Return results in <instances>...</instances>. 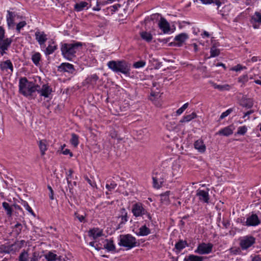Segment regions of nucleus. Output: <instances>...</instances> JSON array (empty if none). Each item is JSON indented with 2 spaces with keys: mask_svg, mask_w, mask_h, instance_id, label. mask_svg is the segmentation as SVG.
Listing matches in <instances>:
<instances>
[{
  "mask_svg": "<svg viewBox=\"0 0 261 261\" xmlns=\"http://www.w3.org/2000/svg\"><path fill=\"white\" fill-rule=\"evenodd\" d=\"M21 204L26 209L27 211L32 216H35V213L32 208L30 206L28 203L24 200L21 201Z\"/></svg>",
  "mask_w": 261,
  "mask_h": 261,
  "instance_id": "41",
  "label": "nucleus"
},
{
  "mask_svg": "<svg viewBox=\"0 0 261 261\" xmlns=\"http://www.w3.org/2000/svg\"><path fill=\"white\" fill-rule=\"evenodd\" d=\"M25 243V241L21 240L20 241L16 242L14 244H13L12 245H15L14 249H16V251L18 250L19 249H20L21 247H22Z\"/></svg>",
  "mask_w": 261,
  "mask_h": 261,
  "instance_id": "47",
  "label": "nucleus"
},
{
  "mask_svg": "<svg viewBox=\"0 0 261 261\" xmlns=\"http://www.w3.org/2000/svg\"><path fill=\"white\" fill-rule=\"evenodd\" d=\"M138 244L136 239L131 234H127L120 237L119 245L126 247L128 249L135 247L138 246Z\"/></svg>",
  "mask_w": 261,
  "mask_h": 261,
  "instance_id": "5",
  "label": "nucleus"
},
{
  "mask_svg": "<svg viewBox=\"0 0 261 261\" xmlns=\"http://www.w3.org/2000/svg\"><path fill=\"white\" fill-rule=\"evenodd\" d=\"M213 248V244L212 243H202L198 245L194 252L201 255L208 254L212 252Z\"/></svg>",
  "mask_w": 261,
  "mask_h": 261,
  "instance_id": "8",
  "label": "nucleus"
},
{
  "mask_svg": "<svg viewBox=\"0 0 261 261\" xmlns=\"http://www.w3.org/2000/svg\"><path fill=\"white\" fill-rule=\"evenodd\" d=\"M0 69L2 71L12 73L13 72V66L11 60H7L2 62L0 63Z\"/></svg>",
  "mask_w": 261,
  "mask_h": 261,
  "instance_id": "16",
  "label": "nucleus"
},
{
  "mask_svg": "<svg viewBox=\"0 0 261 261\" xmlns=\"http://www.w3.org/2000/svg\"><path fill=\"white\" fill-rule=\"evenodd\" d=\"M220 50L217 49L215 46H213L210 50V58H214L219 56Z\"/></svg>",
  "mask_w": 261,
  "mask_h": 261,
  "instance_id": "42",
  "label": "nucleus"
},
{
  "mask_svg": "<svg viewBox=\"0 0 261 261\" xmlns=\"http://www.w3.org/2000/svg\"><path fill=\"white\" fill-rule=\"evenodd\" d=\"M250 23L254 29H258L261 24V13L256 12L252 15Z\"/></svg>",
  "mask_w": 261,
  "mask_h": 261,
  "instance_id": "14",
  "label": "nucleus"
},
{
  "mask_svg": "<svg viewBox=\"0 0 261 261\" xmlns=\"http://www.w3.org/2000/svg\"><path fill=\"white\" fill-rule=\"evenodd\" d=\"M39 88L38 84L29 81L26 77H22L19 81V91L21 94L26 97L31 96Z\"/></svg>",
  "mask_w": 261,
  "mask_h": 261,
  "instance_id": "1",
  "label": "nucleus"
},
{
  "mask_svg": "<svg viewBox=\"0 0 261 261\" xmlns=\"http://www.w3.org/2000/svg\"><path fill=\"white\" fill-rule=\"evenodd\" d=\"M89 245H90L92 247H93L95 248V249L97 250H99L101 249V247H99L97 244H96V242H91L89 243Z\"/></svg>",
  "mask_w": 261,
  "mask_h": 261,
  "instance_id": "57",
  "label": "nucleus"
},
{
  "mask_svg": "<svg viewBox=\"0 0 261 261\" xmlns=\"http://www.w3.org/2000/svg\"><path fill=\"white\" fill-rule=\"evenodd\" d=\"M2 206L5 211H6L7 216L9 217H11L13 214V205H10L7 202H3L2 203Z\"/></svg>",
  "mask_w": 261,
  "mask_h": 261,
  "instance_id": "28",
  "label": "nucleus"
},
{
  "mask_svg": "<svg viewBox=\"0 0 261 261\" xmlns=\"http://www.w3.org/2000/svg\"><path fill=\"white\" fill-rule=\"evenodd\" d=\"M146 65V62L143 60L139 61L133 64V67L135 68H140L144 67Z\"/></svg>",
  "mask_w": 261,
  "mask_h": 261,
  "instance_id": "45",
  "label": "nucleus"
},
{
  "mask_svg": "<svg viewBox=\"0 0 261 261\" xmlns=\"http://www.w3.org/2000/svg\"><path fill=\"white\" fill-rule=\"evenodd\" d=\"M57 256L56 254L51 252H49L45 255V258L47 261H55Z\"/></svg>",
  "mask_w": 261,
  "mask_h": 261,
  "instance_id": "44",
  "label": "nucleus"
},
{
  "mask_svg": "<svg viewBox=\"0 0 261 261\" xmlns=\"http://www.w3.org/2000/svg\"><path fill=\"white\" fill-rule=\"evenodd\" d=\"M70 142L73 146L76 147L79 143L78 136L75 134H72L70 139Z\"/></svg>",
  "mask_w": 261,
  "mask_h": 261,
  "instance_id": "43",
  "label": "nucleus"
},
{
  "mask_svg": "<svg viewBox=\"0 0 261 261\" xmlns=\"http://www.w3.org/2000/svg\"><path fill=\"white\" fill-rule=\"evenodd\" d=\"M27 25L25 21H21L18 23L16 25V31L18 33H19L21 30Z\"/></svg>",
  "mask_w": 261,
  "mask_h": 261,
  "instance_id": "46",
  "label": "nucleus"
},
{
  "mask_svg": "<svg viewBox=\"0 0 261 261\" xmlns=\"http://www.w3.org/2000/svg\"><path fill=\"white\" fill-rule=\"evenodd\" d=\"M107 66L115 72H120L125 75L130 74V64L125 60H112L108 62Z\"/></svg>",
  "mask_w": 261,
  "mask_h": 261,
  "instance_id": "2",
  "label": "nucleus"
},
{
  "mask_svg": "<svg viewBox=\"0 0 261 261\" xmlns=\"http://www.w3.org/2000/svg\"><path fill=\"white\" fill-rule=\"evenodd\" d=\"M92 10L94 11H99L101 10L100 7V2H99L98 0L96 2V5L92 8Z\"/></svg>",
  "mask_w": 261,
  "mask_h": 261,
  "instance_id": "55",
  "label": "nucleus"
},
{
  "mask_svg": "<svg viewBox=\"0 0 261 261\" xmlns=\"http://www.w3.org/2000/svg\"><path fill=\"white\" fill-rule=\"evenodd\" d=\"M41 54L38 52L35 53L32 56L31 59L35 65L37 66L39 64V62L41 60Z\"/></svg>",
  "mask_w": 261,
  "mask_h": 261,
  "instance_id": "38",
  "label": "nucleus"
},
{
  "mask_svg": "<svg viewBox=\"0 0 261 261\" xmlns=\"http://www.w3.org/2000/svg\"><path fill=\"white\" fill-rule=\"evenodd\" d=\"M35 38L39 45L42 47L45 45L47 40V35L44 31L37 29L35 33Z\"/></svg>",
  "mask_w": 261,
  "mask_h": 261,
  "instance_id": "9",
  "label": "nucleus"
},
{
  "mask_svg": "<svg viewBox=\"0 0 261 261\" xmlns=\"http://www.w3.org/2000/svg\"><path fill=\"white\" fill-rule=\"evenodd\" d=\"M82 46L80 42L74 43H64L61 48L62 55L68 60L71 61L75 57V53L79 47Z\"/></svg>",
  "mask_w": 261,
  "mask_h": 261,
  "instance_id": "3",
  "label": "nucleus"
},
{
  "mask_svg": "<svg viewBox=\"0 0 261 261\" xmlns=\"http://www.w3.org/2000/svg\"><path fill=\"white\" fill-rule=\"evenodd\" d=\"M15 245H6L3 244L0 245V253L9 254L16 252L14 249Z\"/></svg>",
  "mask_w": 261,
  "mask_h": 261,
  "instance_id": "20",
  "label": "nucleus"
},
{
  "mask_svg": "<svg viewBox=\"0 0 261 261\" xmlns=\"http://www.w3.org/2000/svg\"><path fill=\"white\" fill-rule=\"evenodd\" d=\"M150 233V229L145 224L139 228L138 231L136 232V234L138 236H146Z\"/></svg>",
  "mask_w": 261,
  "mask_h": 261,
  "instance_id": "26",
  "label": "nucleus"
},
{
  "mask_svg": "<svg viewBox=\"0 0 261 261\" xmlns=\"http://www.w3.org/2000/svg\"><path fill=\"white\" fill-rule=\"evenodd\" d=\"M166 177V174L163 172H156L152 175L153 187L156 189L161 187Z\"/></svg>",
  "mask_w": 261,
  "mask_h": 261,
  "instance_id": "7",
  "label": "nucleus"
},
{
  "mask_svg": "<svg viewBox=\"0 0 261 261\" xmlns=\"http://www.w3.org/2000/svg\"><path fill=\"white\" fill-rule=\"evenodd\" d=\"M42 255H40L39 251H34L32 253L31 256L30 257V261H39Z\"/></svg>",
  "mask_w": 261,
  "mask_h": 261,
  "instance_id": "40",
  "label": "nucleus"
},
{
  "mask_svg": "<svg viewBox=\"0 0 261 261\" xmlns=\"http://www.w3.org/2000/svg\"><path fill=\"white\" fill-rule=\"evenodd\" d=\"M12 42V39L11 38H6L0 40V48H5L8 49Z\"/></svg>",
  "mask_w": 261,
  "mask_h": 261,
  "instance_id": "29",
  "label": "nucleus"
},
{
  "mask_svg": "<svg viewBox=\"0 0 261 261\" xmlns=\"http://www.w3.org/2000/svg\"><path fill=\"white\" fill-rule=\"evenodd\" d=\"M106 244L104 245V248L106 249L108 251H111L115 249V247L112 241L106 240Z\"/></svg>",
  "mask_w": 261,
  "mask_h": 261,
  "instance_id": "39",
  "label": "nucleus"
},
{
  "mask_svg": "<svg viewBox=\"0 0 261 261\" xmlns=\"http://www.w3.org/2000/svg\"><path fill=\"white\" fill-rule=\"evenodd\" d=\"M247 127L245 125L240 126L238 128L237 134L240 135H244L247 132Z\"/></svg>",
  "mask_w": 261,
  "mask_h": 261,
  "instance_id": "48",
  "label": "nucleus"
},
{
  "mask_svg": "<svg viewBox=\"0 0 261 261\" xmlns=\"http://www.w3.org/2000/svg\"><path fill=\"white\" fill-rule=\"evenodd\" d=\"M251 261H261V257L258 255L252 257Z\"/></svg>",
  "mask_w": 261,
  "mask_h": 261,
  "instance_id": "64",
  "label": "nucleus"
},
{
  "mask_svg": "<svg viewBox=\"0 0 261 261\" xmlns=\"http://www.w3.org/2000/svg\"><path fill=\"white\" fill-rule=\"evenodd\" d=\"M106 187L109 191H111L117 187V184L115 182L113 181L110 184H107Z\"/></svg>",
  "mask_w": 261,
  "mask_h": 261,
  "instance_id": "52",
  "label": "nucleus"
},
{
  "mask_svg": "<svg viewBox=\"0 0 261 261\" xmlns=\"http://www.w3.org/2000/svg\"><path fill=\"white\" fill-rule=\"evenodd\" d=\"M188 246L187 242L186 241L180 240L175 245V248L178 251H180Z\"/></svg>",
  "mask_w": 261,
  "mask_h": 261,
  "instance_id": "37",
  "label": "nucleus"
},
{
  "mask_svg": "<svg viewBox=\"0 0 261 261\" xmlns=\"http://www.w3.org/2000/svg\"><path fill=\"white\" fill-rule=\"evenodd\" d=\"M197 114L195 112L192 113L191 114L184 116L180 120V122L185 123L188 122L191 120L197 117Z\"/></svg>",
  "mask_w": 261,
  "mask_h": 261,
  "instance_id": "32",
  "label": "nucleus"
},
{
  "mask_svg": "<svg viewBox=\"0 0 261 261\" xmlns=\"http://www.w3.org/2000/svg\"><path fill=\"white\" fill-rule=\"evenodd\" d=\"M170 191H166V192L161 194V201L162 203L168 204L169 203V195Z\"/></svg>",
  "mask_w": 261,
  "mask_h": 261,
  "instance_id": "34",
  "label": "nucleus"
},
{
  "mask_svg": "<svg viewBox=\"0 0 261 261\" xmlns=\"http://www.w3.org/2000/svg\"><path fill=\"white\" fill-rule=\"evenodd\" d=\"M89 236L96 239L103 235V231L98 228H94L88 231Z\"/></svg>",
  "mask_w": 261,
  "mask_h": 261,
  "instance_id": "24",
  "label": "nucleus"
},
{
  "mask_svg": "<svg viewBox=\"0 0 261 261\" xmlns=\"http://www.w3.org/2000/svg\"><path fill=\"white\" fill-rule=\"evenodd\" d=\"M203 256L190 254L185 258L184 261H203Z\"/></svg>",
  "mask_w": 261,
  "mask_h": 261,
  "instance_id": "36",
  "label": "nucleus"
},
{
  "mask_svg": "<svg viewBox=\"0 0 261 261\" xmlns=\"http://www.w3.org/2000/svg\"><path fill=\"white\" fill-rule=\"evenodd\" d=\"M28 250H23L18 256V261H29Z\"/></svg>",
  "mask_w": 261,
  "mask_h": 261,
  "instance_id": "35",
  "label": "nucleus"
},
{
  "mask_svg": "<svg viewBox=\"0 0 261 261\" xmlns=\"http://www.w3.org/2000/svg\"><path fill=\"white\" fill-rule=\"evenodd\" d=\"M41 96L44 98H48L53 92L52 88L48 84H43L42 87L38 88L37 90Z\"/></svg>",
  "mask_w": 261,
  "mask_h": 261,
  "instance_id": "13",
  "label": "nucleus"
},
{
  "mask_svg": "<svg viewBox=\"0 0 261 261\" xmlns=\"http://www.w3.org/2000/svg\"><path fill=\"white\" fill-rule=\"evenodd\" d=\"M73 173V171L72 169H69L68 171V173H67L66 179L68 180L70 178H71L72 177V174Z\"/></svg>",
  "mask_w": 261,
  "mask_h": 261,
  "instance_id": "60",
  "label": "nucleus"
},
{
  "mask_svg": "<svg viewBox=\"0 0 261 261\" xmlns=\"http://www.w3.org/2000/svg\"><path fill=\"white\" fill-rule=\"evenodd\" d=\"M58 70L61 72L63 71L72 73L74 70V68L73 65L71 64L68 63H62L59 66H58Z\"/></svg>",
  "mask_w": 261,
  "mask_h": 261,
  "instance_id": "18",
  "label": "nucleus"
},
{
  "mask_svg": "<svg viewBox=\"0 0 261 261\" xmlns=\"http://www.w3.org/2000/svg\"><path fill=\"white\" fill-rule=\"evenodd\" d=\"M188 38V36L186 33H181L175 36L174 40L178 42L180 44L184 43Z\"/></svg>",
  "mask_w": 261,
  "mask_h": 261,
  "instance_id": "33",
  "label": "nucleus"
},
{
  "mask_svg": "<svg viewBox=\"0 0 261 261\" xmlns=\"http://www.w3.org/2000/svg\"><path fill=\"white\" fill-rule=\"evenodd\" d=\"M5 38V30L2 26H0V40Z\"/></svg>",
  "mask_w": 261,
  "mask_h": 261,
  "instance_id": "54",
  "label": "nucleus"
},
{
  "mask_svg": "<svg viewBox=\"0 0 261 261\" xmlns=\"http://www.w3.org/2000/svg\"><path fill=\"white\" fill-rule=\"evenodd\" d=\"M120 7V4H115V5H114L113 6H112V11L113 12H115Z\"/></svg>",
  "mask_w": 261,
  "mask_h": 261,
  "instance_id": "62",
  "label": "nucleus"
},
{
  "mask_svg": "<svg viewBox=\"0 0 261 261\" xmlns=\"http://www.w3.org/2000/svg\"><path fill=\"white\" fill-rule=\"evenodd\" d=\"M132 213L135 217H143L145 216L149 220L151 221L152 218L150 214L145 208L144 205L141 202H138L133 204Z\"/></svg>",
  "mask_w": 261,
  "mask_h": 261,
  "instance_id": "4",
  "label": "nucleus"
},
{
  "mask_svg": "<svg viewBox=\"0 0 261 261\" xmlns=\"http://www.w3.org/2000/svg\"><path fill=\"white\" fill-rule=\"evenodd\" d=\"M13 206L14 209L16 211V212L19 214V213H23V210L22 208L18 204H13Z\"/></svg>",
  "mask_w": 261,
  "mask_h": 261,
  "instance_id": "53",
  "label": "nucleus"
},
{
  "mask_svg": "<svg viewBox=\"0 0 261 261\" xmlns=\"http://www.w3.org/2000/svg\"><path fill=\"white\" fill-rule=\"evenodd\" d=\"M15 228H16L17 229V231L18 233H19L22 229V225L20 223H17L15 225Z\"/></svg>",
  "mask_w": 261,
  "mask_h": 261,
  "instance_id": "58",
  "label": "nucleus"
},
{
  "mask_svg": "<svg viewBox=\"0 0 261 261\" xmlns=\"http://www.w3.org/2000/svg\"><path fill=\"white\" fill-rule=\"evenodd\" d=\"M232 112V109L230 108L223 112L220 116V120H222L228 116Z\"/></svg>",
  "mask_w": 261,
  "mask_h": 261,
  "instance_id": "51",
  "label": "nucleus"
},
{
  "mask_svg": "<svg viewBox=\"0 0 261 261\" xmlns=\"http://www.w3.org/2000/svg\"><path fill=\"white\" fill-rule=\"evenodd\" d=\"M121 215L119 217L121 218L120 224H124L128 221L127 213L124 208L120 210Z\"/></svg>",
  "mask_w": 261,
  "mask_h": 261,
  "instance_id": "31",
  "label": "nucleus"
},
{
  "mask_svg": "<svg viewBox=\"0 0 261 261\" xmlns=\"http://www.w3.org/2000/svg\"><path fill=\"white\" fill-rule=\"evenodd\" d=\"M194 148L200 153H204L206 150V146L202 139H198L194 143Z\"/></svg>",
  "mask_w": 261,
  "mask_h": 261,
  "instance_id": "23",
  "label": "nucleus"
},
{
  "mask_svg": "<svg viewBox=\"0 0 261 261\" xmlns=\"http://www.w3.org/2000/svg\"><path fill=\"white\" fill-rule=\"evenodd\" d=\"M91 7V4H89L86 2L82 1L74 5V9L76 12H81L85 9L87 10Z\"/></svg>",
  "mask_w": 261,
  "mask_h": 261,
  "instance_id": "22",
  "label": "nucleus"
},
{
  "mask_svg": "<svg viewBox=\"0 0 261 261\" xmlns=\"http://www.w3.org/2000/svg\"><path fill=\"white\" fill-rule=\"evenodd\" d=\"M239 245L242 250H246L252 246L255 243V238L251 235H247L239 238Z\"/></svg>",
  "mask_w": 261,
  "mask_h": 261,
  "instance_id": "6",
  "label": "nucleus"
},
{
  "mask_svg": "<svg viewBox=\"0 0 261 261\" xmlns=\"http://www.w3.org/2000/svg\"><path fill=\"white\" fill-rule=\"evenodd\" d=\"M158 27L162 30L164 34L170 33V26L167 20L161 17L158 23Z\"/></svg>",
  "mask_w": 261,
  "mask_h": 261,
  "instance_id": "12",
  "label": "nucleus"
},
{
  "mask_svg": "<svg viewBox=\"0 0 261 261\" xmlns=\"http://www.w3.org/2000/svg\"><path fill=\"white\" fill-rule=\"evenodd\" d=\"M239 81L242 82H247L248 81L247 75H244L239 78Z\"/></svg>",
  "mask_w": 261,
  "mask_h": 261,
  "instance_id": "59",
  "label": "nucleus"
},
{
  "mask_svg": "<svg viewBox=\"0 0 261 261\" xmlns=\"http://www.w3.org/2000/svg\"><path fill=\"white\" fill-rule=\"evenodd\" d=\"M48 46L44 50V54L46 55L52 54L57 49V45L56 42L52 39L48 42Z\"/></svg>",
  "mask_w": 261,
  "mask_h": 261,
  "instance_id": "19",
  "label": "nucleus"
},
{
  "mask_svg": "<svg viewBox=\"0 0 261 261\" xmlns=\"http://www.w3.org/2000/svg\"><path fill=\"white\" fill-rule=\"evenodd\" d=\"M62 153L64 155L69 154L70 156H72L73 155L72 153L68 149H65V150H63Z\"/></svg>",
  "mask_w": 261,
  "mask_h": 261,
  "instance_id": "61",
  "label": "nucleus"
},
{
  "mask_svg": "<svg viewBox=\"0 0 261 261\" xmlns=\"http://www.w3.org/2000/svg\"><path fill=\"white\" fill-rule=\"evenodd\" d=\"M38 146L40 151L41 156L45 154V151L47 150L49 146V143L46 139L40 140L38 142Z\"/></svg>",
  "mask_w": 261,
  "mask_h": 261,
  "instance_id": "21",
  "label": "nucleus"
},
{
  "mask_svg": "<svg viewBox=\"0 0 261 261\" xmlns=\"http://www.w3.org/2000/svg\"><path fill=\"white\" fill-rule=\"evenodd\" d=\"M99 77L96 74H91L87 76L84 81V83L88 85V87L94 88L96 85Z\"/></svg>",
  "mask_w": 261,
  "mask_h": 261,
  "instance_id": "15",
  "label": "nucleus"
},
{
  "mask_svg": "<svg viewBox=\"0 0 261 261\" xmlns=\"http://www.w3.org/2000/svg\"><path fill=\"white\" fill-rule=\"evenodd\" d=\"M140 36L141 38L147 42H150L153 39L152 35L149 32L143 31L140 32Z\"/></svg>",
  "mask_w": 261,
  "mask_h": 261,
  "instance_id": "30",
  "label": "nucleus"
},
{
  "mask_svg": "<svg viewBox=\"0 0 261 261\" xmlns=\"http://www.w3.org/2000/svg\"><path fill=\"white\" fill-rule=\"evenodd\" d=\"M74 215L77 219L80 221V222H82L85 220V217L83 215H80L77 213H75Z\"/></svg>",
  "mask_w": 261,
  "mask_h": 261,
  "instance_id": "56",
  "label": "nucleus"
},
{
  "mask_svg": "<svg viewBox=\"0 0 261 261\" xmlns=\"http://www.w3.org/2000/svg\"><path fill=\"white\" fill-rule=\"evenodd\" d=\"M233 132L232 127L231 126H228L220 129L216 133V135L227 137L232 135L233 134Z\"/></svg>",
  "mask_w": 261,
  "mask_h": 261,
  "instance_id": "25",
  "label": "nucleus"
},
{
  "mask_svg": "<svg viewBox=\"0 0 261 261\" xmlns=\"http://www.w3.org/2000/svg\"><path fill=\"white\" fill-rule=\"evenodd\" d=\"M16 13L14 12L10 11V10L7 11L6 15V21L9 30H13L14 29L15 25V18L16 17Z\"/></svg>",
  "mask_w": 261,
  "mask_h": 261,
  "instance_id": "11",
  "label": "nucleus"
},
{
  "mask_svg": "<svg viewBox=\"0 0 261 261\" xmlns=\"http://www.w3.org/2000/svg\"><path fill=\"white\" fill-rule=\"evenodd\" d=\"M247 68L246 66H243L241 64H237V65L231 67L230 70L235 71H240L242 70L246 69Z\"/></svg>",
  "mask_w": 261,
  "mask_h": 261,
  "instance_id": "50",
  "label": "nucleus"
},
{
  "mask_svg": "<svg viewBox=\"0 0 261 261\" xmlns=\"http://www.w3.org/2000/svg\"><path fill=\"white\" fill-rule=\"evenodd\" d=\"M213 86L214 88L219 89L221 91H223L224 90H228L229 89V85H217L216 84L213 83Z\"/></svg>",
  "mask_w": 261,
  "mask_h": 261,
  "instance_id": "49",
  "label": "nucleus"
},
{
  "mask_svg": "<svg viewBox=\"0 0 261 261\" xmlns=\"http://www.w3.org/2000/svg\"><path fill=\"white\" fill-rule=\"evenodd\" d=\"M177 168H178V169H179V165H177V164H173V166H172V170H173L172 174L173 176L176 174L175 173V170H176Z\"/></svg>",
  "mask_w": 261,
  "mask_h": 261,
  "instance_id": "63",
  "label": "nucleus"
},
{
  "mask_svg": "<svg viewBox=\"0 0 261 261\" xmlns=\"http://www.w3.org/2000/svg\"><path fill=\"white\" fill-rule=\"evenodd\" d=\"M260 223L258 216L256 214H252L247 218L246 224L247 226H257Z\"/></svg>",
  "mask_w": 261,
  "mask_h": 261,
  "instance_id": "17",
  "label": "nucleus"
},
{
  "mask_svg": "<svg viewBox=\"0 0 261 261\" xmlns=\"http://www.w3.org/2000/svg\"><path fill=\"white\" fill-rule=\"evenodd\" d=\"M209 189L206 191L198 189L196 191V196L199 200L203 203H208L210 201V195L208 193Z\"/></svg>",
  "mask_w": 261,
  "mask_h": 261,
  "instance_id": "10",
  "label": "nucleus"
},
{
  "mask_svg": "<svg viewBox=\"0 0 261 261\" xmlns=\"http://www.w3.org/2000/svg\"><path fill=\"white\" fill-rule=\"evenodd\" d=\"M240 105L247 109H250L253 106V101L251 98L243 97L240 101Z\"/></svg>",
  "mask_w": 261,
  "mask_h": 261,
  "instance_id": "27",
  "label": "nucleus"
}]
</instances>
